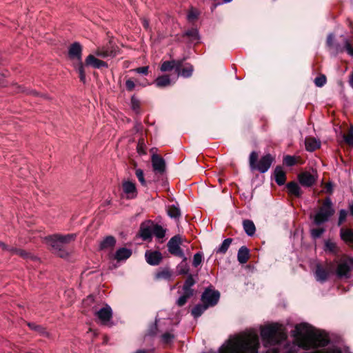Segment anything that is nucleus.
I'll return each mask as SVG.
<instances>
[{
	"mask_svg": "<svg viewBox=\"0 0 353 353\" xmlns=\"http://www.w3.org/2000/svg\"><path fill=\"white\" fill-rule=\"evenodd\" d=\"M116 243V239L112 236H106L101 243L100 248L101 249H106L109 248H112L114 246Z\"/></svg>",
	"mask_w": 353,
	"mask_h": 353,
	"instance_id": "c85d7f7f",
	"label": "nucleus"
},
{
	"mask_svg": "<svg viewBox=\"0 0 353 353\" xmlns=\"http://www.w3.org/2000/svg\"><path fill=\"white\" fill-rule=\"evenodd\" d=\"M0 248L3 250H8L9 252H10V249L12 248H10L9 246H8L7 245H6L4 243L1 242V241H0Z\"/></svg>",
	"mask_w": 353,
	"mask_h": 353,
	"instance_id": "6e6d98bb",
	"label": "nucleus"
},
{
	"mask_svg": "<svg viewBox=\"0 0 353 353\" xmlns=\"http://www.w3.org/2000/svg\"><path fill=\"white\" fill-rule=\"evenodd\" d=\"M287 188L290 194L296 196H300L302 194L299 185L296 182H290L287 184Z\"/></svg>",
	"mask_w": 353,
	"mask_h": 353,
	"instance_id": "cd10ccee",
	"label": "nucleus"
},
{
	"mask_svg": "<svg viewBox=\"0 0 353 353\" xmlns=\"http://www.w3.org/2000/svg\"><path fill=\"white\" fill-rule=\"evenodd\" d=\"M325 232L323 228H314L311 230V236L313 239L319 238Z\"/></svg>",
	"mask_w": 353,
	"mask_h": 353,
	"instance_id": "a18cd8bd",
	"label": "nucleus"
},
{
	"mask_svg": "<svg viewBox=\"0 0 353 353\" xmlns=\"http://www.w3.org/2000/svg\"><path fill=\"white\" fill-rule=\"evenodd\" d=\"M185 35L188 37L192 41L199 39V32L196 28H192L185 32Z\"/></svg>",
	"mask_w": 353,
	"mask_h": 353,
	"instance_id": "4c0bfd02",
	"label": "nucleus"
},
{
	"mask_svg": "<svg viewBox=\"0 0 353 353\" xmlns=\"http://www.w3.org/2000/svg\"><path fill=\"white\" fill-rule=\"evenodd\" d=\"M326 83V77L325 75L317 77L314 79V83L317 87H322Z\"/></svg>",
	"mask_w": 353,
	"mask_h": 353,
	"instance_id": "49530a36",
	"label": "nucleus"
},
{
	"mask_svg": "<svg viewBox=\"0 0 353 353\" xmlns=\"http://www.w3.org/2000/svg\"><path fill=\"white\" fill-rule=\"evenodd\" d=\"M334 210L332 207V202L330 198H326L319 210L314 215V224L319 225L329 221L330 218L334 214Z\"/></svg>",
	"mask_w": 353,
	"mask_h": 353,
	"instance_id": "423d86ee",
	"label": "nucleus"
},
{
	"mask_svg": "<svg viewBox=\"0 0 353 353\" xmlns=\"http://www.w3.org/2000/svg\"><path fill=\"white\" fill-rule=\"evenodd\" d=\"M3 76H4V74L0 70V81L1 80V79L3 78Z\"/></svg>",
	"mask_w": 353,
	"mask_h": 353,
	"instance_id": "774afa93",
	"label": "nucleus"
},
{
	"mask_svg": "<svg viewBox=\"0 0 353 353\" xmlns=\"http://www.w3.org/2000/svg\"><path fill=\"white\" fill-rule=\"evenodd\" d=\"M334 36L333 34H330L327 38V45L336 53L342 52L345 50L349 55L353 57V46L347 39H344V48H342L339 44L334 42Z\"/></svg>",
	"mask_w": 353,
	"mask_h": 353,
	"instance_id": "0eeeda50",
	"label": "nucleus"
},
{
	"mask_svg": "<svg viewBox=\"0 0 353 353\" xmlns=\"http://www.w3.org/2000/svg\"><path fill=\"white\" fill-rule=\"evenodd\" d=\"M351 265L349 258L341 260L337 264L336 274L339 278L348 279L350 277Z\"/></svg>",
	"mask_w": 353,
	"mask_h": 353,
	"instance_id": "9d476101",
	"label": "nucleus"
},
{
	"mask_svg": "<svg viewBox=\"0 0 353 353\" xmlns=\"http://www.w3.org/2000/svg\"><path fill=\"white\" fill-rule=\"evenodd\" d=\"M283 163L287 166H292L296 163V159L293 156L287 155L283 158Z\"/></svg>",
	"mask_w": 353,
	"mask_h": 353,
	"instance_id": "c03bdc74",
	"label": "nucleus"
},
{
	"mask_svg": "<svg viewBox=\"0 0 353 353\" xmlns=\"http://www.w3.org/2000/svg\"><path fill=\"white\" fill-rule=\"evenodd\" d=\"M153 169L155 172L162 173L165 170V161L158 155H153L152 158Z\"/></svg>",
	"mask_w": 353,
	"mask_h": 353,
	"instance_id": "f3484780",
	"label": "nucleus"
},
{
	"mask_svg": "<svg viewBox=\"0 0 353 353\" xmlns=\"http://www.w3.org/2000/svg\"><path fill=\"white\" fill-rule=\"evenodd\" d=\"M125 87L128 91H132L135 88V83L132 79L125 81Z\"/></svg>",
	"mask_w": 353,
	"mask_h": 353,
	"instance_id": "5fc2aeb1",
	"label": "nucleus"
},
{
	"mask_svg": "<svg viewBox=\"0 0 353 353\" xmlns=\"http://www.w3.org/2000/svg\"><path fill=\"white\" fill-rule=\"evenodd\" d=\"M198 17V12L196 10L192 9L188 14V19L189 21H194Z\"/></svg>",
	"mask_w": 353,
	"mask_h": 353,
	"instance_id": "864d4df0",
	"label": "nucleus"
},
{
	"mask_svg": "<svg viewBox=\"0 0 353 353\" xmlns=\"http://www.w3.org/2000/svg\"><path fill=\"white\" fill-rule=\"evenodd\" d=\"M238 261L240 263H245L249 259V250L245 246H242L238 251Z\"/></svg>",
	"mask_w": 353,
	"mask_h": 353,
	"instance_id": "393cba45",
	"label": "nucleus"
},
{
	"mask_svg": "<svg viewBox=\"0 0 353 353\" xmlns=\"http://www.w3.org/2000/svg\"><path fill=\"white\" fill-rule=\"evenodd\" d=\"M181 64V61H166L161 64V70L162 72H167L175 68L176 71H179Z\"/></svg>",
	"mask_w": 353,
	"mask_h": 353,
	"instance_id": "a211bd4d",
	"label": "nucleus"
},
{
	"mask_svg": "<svg viewBox=\"0 0 353 353\" xmlns=\"http://www.w3.org/2000/svg\"><path fill=\"white\" fill-rule=\"evenodd\" d=\"M344 141L349 145H353V126H351L347 134L343 135Z\"/></svg>",
	"mask_w": 353,
	"mask_h": 353,
	"instance_id": "a19ab883",
	"label": "nucleus"
},
{
	"mask_svg": "<svg viewBox=\"0 0 353 353\" xmlns=\"http://www.w3.org/2000/svg\"><path fill=\"white\" fill-rule=\"evenodd\" d=\"M349 82H350V85L353 88V73L350 76Z\"/></svg>",
	"mask_w": 353,
	"mask_h": 353,
	"instance_id": "e2e57ef3",
	"label": "nucleus"
},
{
	"mask_svg": "<svg viewBox=\"0 0 353 353\" xmlns=\"http://www.w3.org/2000/svg\"><path fill=\"white\" fill-rule=\"evenodd\" d=\"M152 232L158 239H162L165 236V230L159 225H155L152 229Z\"/></svg>",
	"mask_w": 353,
	"mask_h": 353,
	"instance_id": "c9c22d12",
	"label": "nucleus"
},
{
	"mask_svg": "<svg viewBox=\"0 0 353 353\" xmlns=\"http://www.w3.org/2000/svg\"><path fill=\"white\" fill-rule=\"evenodd\" d=\"M148 69H149L148 66H143V67H139V68H135L134 70H133V71H134L135 72H137L138 74L147 75L148 73Z\"/></svg>",
	"mask_w": 353,
	"mask_h": 353,
	"instance_id": "603ef678",
	"label": "nucleus"
},
{
	"mask_svg": "<svg viewBox=\"0 0 353 353\" xmlns=\"http://www.w3.org/2000/svg\"><path fill=\"white\" fill-rule=\"evenodd\" d=\"M347 214V213L345 210H341L339 211V223H338L339 225H341L343 223V221L346 219Z\"/></svg>",
	"mask_w": 353,
	"mask_h": 353,
	"instance_id": "3c124183",
	"label": "nucleus"
},
{
	"mask_svg": "<svg viewBox=\"0 0 353 353\" xmlns=\"http://www.w3.org/2000/svg\"><path fill=\"white\" fill-rule=\"evenodd\" d=\"M168 214L170 217L173 219H177L180 216V210L175 205H171L168 210Z\"/></svg>",
	"mask_w": 353,
	"mask_h": 353,
	"instance_id": "f704fd0d",
	"label": "nucleus"
},
{
	"mask_svg": "<svg viewBox=\"0 0 353 353\" xmlns=\"http://www.w3.org/2000/svg\"><path fill=\"white\" fill-rule=\"evenodd\" d=\"M298 178L299 183L305 187L312 186L316 181V177L309 172H303L299 174Z\"/></svg>",
	"mask_w": 353,
	"mask_h": 353,
	"instance_id": "9b49d317",
	"label": "nucleus"
},
{
	"mask_svg": "<svg viewBox=\"0 0 353 353\" xmlns=\"http://www.w3.org/2000/svg\"><path fill=\"white\" fill-rule=\"evenodd\" d=\"M150 221L143 223L141 225L139 234L140 236L145 241L150 239L152 237V228Z\"/></svg>",
	"mask_w": 353,
	"mask_h": 353,
	"instance_id": "dca6fc26",
	"label": "nucleus"
},
{
	"mask_svg": "<svg viewBox=\"0 0 353 353\" xmlns=\"http://www.w3.org/2000/svg\"><path fill=\"white\" fill-rule=\"evenodd\" d=\"M232 239L230 238L225 239L221 245L214 250L213 253L224 254L228 251Z\"/></svg>",
	"mask_w": 353,
	"mask_h": 353,
	"instance_id": "a878e982",
	"label": "nucleus"
},
{
	"mask_svg": "<svg viewBox=\"0 0 353 353\" xmlns=\"http://www.w3.org/2000/svg\"><path fill=\"white\" fill-rule=\"evenodd\" d=\"M179 74L183 77H190L193 72V67L191 65H188L183 68L181 71H178Z\"/></svg>",
	"mask_w": 353,
	"mask_h": 353,
	"instance_id": "58836bf2",
	"label": "nucleus"
},
{
	"mask_svg": "<svg viewBox=\"0 0 353 353\" xmlns=\"http://www.w3.org/2000/svg\"><path fill=\"white\" fill-rule=\"evenodd\" d=\"M28 325L31 330L36 331L37 328H38L39 325H37L34 323H28Z\"/></svg>",
	"mask_w": 353,
	"mask_h": 353,
	"instance_id": "4d7b16f0",
	"label": "nucleus"
},
{
	"mask_svg": "<svg viewBox=\"0 0 353 353\" xmlns=\"http://www.w3.org/2000/svg\"><path fill=\"white\" fill-rule=\"evenodd\" d=\"M96 316L101 321V323L105 325L112 318V309L110 306L105 305L96 312Z\"/></svg>",
	"mask_w": 353,
	"mask_h": 353,
	"instance_id": "f8f14e48",
	"label": "nucleus"
},
{
	"mask_svg": "<svg viewBox=\"0 0 353 353\" xmlns=\"http://www.w3.org/2000/svg\"><path fill=\"white\" fill-rule=\"evenodd\" d=\"M77 237L76 234H54L46 238L48 244L51 247L52 251L61 258L68 256L65 245L74 241Z\"/></svg>",
	"mask_w": 353,
	"mask_h": 353,
	"instance_id": "7ed1b4c3",
	"label": "nucleus"
},
{
	"mask_svg": "<svg viewBox=\"0 0 353 353\" xmlns=\"http://www.w3.org/2000/svg\"><path fill=\"white\" fill-rule=\"evenodd\" d=\"M141 102L138 98L135 96H132L131 98V108L133 111L137 114L140 112Z\"/></svg>",
	"mask_w": 353,
	"mask_h": 353,
	"instance_id": "e433bc0d",
	"label": "nucleus"
},
{
	"mask_svg": "<svg viewBox=\"0 0 353 353\" xmlns=\"http://www.w3.org/2000/svg\"><path fill=\"white\" fill-rule=\"evenodd\" d=\"M325 190L327 192L331 193L332 192V185L328 183L325 185Z\"/></svg>",
	"mask_w": 353,
	"mask_h": 353,
	"instance_id": "13d9d810",
	"label": "nucleus"
},
{
	"mask_svg": "<svg viewBox=\"0 0 353 353\" xmlns=\"http://www.w3.org/2000/svg\"><path fill=\"white\" fill-rule=\"evenodd\" d=\"M188 272V269L187 268H185L183 269H181L180 270V274H185Z\"/></svg>",
	"mask_w": 353,
	"mask_h": 353,
	"instance_id": "680f3d73",
	"label": "nucleus"
},
{
	"mask_svg": "<svg viewBox=\"0 0 353 353\" xmlns=\"http://www.w3.org/2000/svg\"><path fill=\"white\" fill-rule=\"evenodd\" d=\"M243 226L245 233L248 236H252L254 234L256 228L252 221L249 219L244 220L243 221Z\"/></svg>",
	"mask_w": 353,
	"mask_h": 353,
	"instance_id": "bb28decb",
	"label": "nucleus"
},
{
	"mask_svg": "<svg viewBox=\"0 0 353 353\" xmlns=\"http://www.w3.org/2000/svg\"><path fill=\"white\" fill-rule=\"evenodd\" d=\"M94 54L96 56L101 58L112 57L114 56V53L112 50H110L105 48L97 49Z\"/></svg>",
	"mask_w": 353,
	"mask_h": 353,
	"instance_id": "c756f323",
	"label": "nucleus"
},
{
	"mask_svg": "<svg viewBox=\"0 0 353 353\" xmlns=\"http://www.w3.org/2000/svg\"><path fill=\"white\" fill-rule=\"evenodd\" d=\"M135 353H153L152 350H138Z\"/></svg>",
	"mask_w": 353,
	"mask_h": 353,
	"instance_id": "052dcab7",
	"label": "nucleus"
},
{
	"mask_svg": "<svg viewBox=\"0 0 353 353\" xmlns=\"http://www.w3.org/2000/svg\"><path fill=\"white\" fill-rule=\"evenodd\" d=\"M30 94H32L34 95L38 94V93L36 91H32V90L30 92Z\"/></svg>",
	"mask_w": 353,
	"mask_h": 353,
	"instance_id": "338daca9",
	"label": "nucleus"
},
{
	"mask_svg": "<svg viewBox=\"0 0 353 353\" xmlns=\"http://www.w3.org/2000/svg\"><path fill=\"white\" fill-rule=\"evenodd\" d=\"M257 159L258 154L254 151L252 152L249 157V163L251 170H257L261 173H265L271 166L274 159L270 154H268L262 157L258 163H256Z\"/></svg>",
	"mask_w": 353,
	"mask_h": 353,
	"instance_id": "39448f33",
	"label": "nucleus"
},
{
	"mask_svg": "<svg viewBox=\"0 0 353 353\" xmlns=\"http://www.w3.org/2000/svg\"><path fill=\"white\" fill-rule=\"evenodd\" d=\"M350 212L351 215L353 216V203L350 205Z\"/></svg>",
	"mask_w": 353,
	"mask_h": 353,
	"instance_id": "0e129e2a",
	"label": "nucleus"
},
{
	"mask_svg": "<svg viewBox=\"0 0 353 353\" xmlns=\"http://www.w3.org/2000/svg\"><path fill=\"white\" fill-rule=\"evenodd\" d=\"M349 260H350L351 268H353V258L350 257Z\"/></svg>",
	"mask_w": 353,
	"mask_h": 353,
	"instance_id": "69168bd1",
	"label": "nucleus"
},
{
	"mask_svg": "<svg viewBox=\"0 0 353 353\" xmlns=\"http://www.w3.org/2000/svg\"><path fill=\"white\" fill-rule=\"evenodd\" d=\"M142 23H143V27L145 29H148L149 28V22H148V21H147L146 19H143Z\"/></svg>",
	"mask_w": 353,
	"mask_h": 353,
	"instance_id": "bf43d9fd",
	"label": "nucleus"
},
{
	"mask_svg": "<svg viewBox=\"0 0 353 353\" xmlns=\"http://www.w3.org/2000/svg\"><path fill=\"white\" fill-rule=\"evenodd\" d=\"M181 244V239L179 236L176 235L170 239L168 243V251L173 255L179 257L184 256L183 250L180 248Z\"/></svg>",
	"mask_w": 353,
	"mask_h": 353,
	"instance_id": "1a4fd4ad",
	"label": "nucleus"
},
{
	"mask_svg": "<svg viewBox=\"0 0 353 353\" xmlns=\"http://www.w3.org/2000/svg\"><path fill=\"white\" fill-rule=\"evenodd\" d=\"M305 148L309 152H313L320 148L321 142L315 138H306L305 141Z\"/></svg>",
	"mask_w": 353,
	"mask_h": 353,
	"instance_id": "412c9836",
	"label": "nucleus"
},
{
	"mask_svg": "<svg viewBox=\"0 0 353 353\" xmlns=\"http://www.w3.org/2000/svg\"><path fill=\"white\" fill-rule=\"evenodd\" d=\"M340 236L346 243H353V230L342 228L340 231Z\"/></svg>",
	"mask_w": 353,
	"mask_h": 353,
	"instance_id": "5701e85b",
	"label": "nucleus"
},
{
	"mask_svg": "<svg viewBox=\"0 0 353 353\" xmlns=\"http://www.w3.org/2000/svg\"><path fill=\"white\" fill-rule=\"evenodd\" d=\"M259 340L254 332L230 337L219 349V353H259Z\"/></svg>",
	"mask_w": 353,
	"mask_h": 353,
	"instance_id": "f03ea898",
	"label": "nucleus"
},
{
	"mask_svg": "<svg viewBox=\"0 0 353 353\" xmlns=\"http://www.w3.org/2000/svg\"><path fill=\"white\" fill-rule=\"evenodd\" d=\"M325 250L332 253H336L337 247L336 243L331 241H326L325 243Z\"/></svg>",
	"mask_w": 353,
	"mask_h": 353,
	"instance_id": "ea45409f",
	"label": "nucleus"
},
{
	"mask_svg": "<svg viewBox=\"0 0 353 353\" xmlns=\"http://www.w3.org/2000/svg\"><path fill=\"white\" fill-rule=\"evenodd\" d=\"M172 272L169 268H163L155 274L154 278L156 280L170 281L172 279Z\"/></svg>",
	"mask_w": 353,
	"mask_h": 353,
	"instance_id": "aec40b11",
	"label": "nucleus"
},
{
	"mask_svg": "<svg viewBox=\"0 0 353 353\" xmlns=\"http://www.w3.org/2000/svg\"><path fill=\"white\" fill-rule=\"evenodd\" d=\"M10 252L12 254H18L23 258L27 259V258L30 257V254L26 252L25 250H21V249H17V248H12L10 249Z\"/></svg>",
	"mask_w": 353,
	"mask_h": 353,
	"instance_id": "37998d69",
	"label": "nucleus"
},
{
	"mask_svg": "<svg viewBox=\"0 0 353 353\" xmlns=\"http://www.w3.org/2000/svg\"><path fill=\"white\" fill-rule=\"evenodd\" d=\"M35 332L42 336L48 338L50 336V333L46 330V329L40 325H38V328H37Z\"/></svg>",
	"mask_w": 353,
	"mask_h": 353,
	"instance_id": "09e8293b",
	"label": "nucleus"
},
{
	"mask_svg": "<svg viewBox=\"0 0 353 353\" xmlns=\"http://www.w3.org/2000/svg\"><path fill=\"white\" fill-rule=\"evenodd\" d=\"M203 254L201 252H197L194 255L192 265L195 268L198 267L202 262Z\"/></svg>",
	"mask_w": 353,
	"mask_h": 353,
	"instance_id": "79ce46f5",
	"label": "nucleus"
},
{
	"mask_svg": "<svg viewBox=\"0 0 353 353\" xmlns=\"http://www.w3.org/2000/svg\"><path fill=\"white\" fill-rule=\"evenodd\" d=\"M170 79L167 75H163L161 77H159L156 79V85L157 87H166L169 85H170Z\"/></svg>",
	"mask_w": 353,
	"mask_h": 353,
	"instance_id": "473e14b6",
	"label": "nucleus"
},
{
	"mask_svg": "<svg viewBox=\"0 0 353 353\" xmlns=\"http://www.w3.org/2000/svg\"><path fill=\"white\" fill-rule=\"evenodd\" d=\"M145 257L147 263L151 265H157L162 260V254L158 251H146Z\"/></svg>",
	"mask_w": 353,
	"mask_h": 353,
	"instance_id": "ddd939ff",
	"label": "nucleus"
},
{
	"mask_svg": "<svg viewBox=\"0 0 353 353\" xmlns=\"http://www.w3.org/2000/svg\"><path fill=\"white\" fill-rule=\"evenodd\" d=\"M208 308V305H205L204 303L198 304L192 310V314L194 318H198L200 316L204 311H205Z\"/></svg>",
	"mask_w": 353,
	"mask_h": 353,
	"instance_id": "2f4dec72",
	"label": "nucleus"
},
{
	"mask_svg": "<svg viewBox=\"0 0 353 353\" xmlns=\"http://www.w3.org/2000/svg\"><path fill=\"white\" fill-rule=\"evenodd\" d=\"M132 255V251L130 249L122 248L119 249L116 253L114 258L117 261L126 260Z\"/></svg>",
	"mask_w": 353,
	"mask_h": 353,
	"instance_id": "b1692460",
	"label": "nucleus"
},
{
	"mask_svg": "<svg viewBox=\"0 0 353 353\" xmlns=\"http://www.w3.org/2000/svg\"><path fill=\"white\" fill-rule=\"evenodd\" d=\"M82 47L78 42L72 43L68 50L69 58L73 61V66L79 72V78L81 82H85V72L82 62Z\"/></svg>",
	"mask_w": 353,
	"mask_h": 353,
	"instance_id": "20e7f679",
	"label": "nucleus"
},
{
	"mask_svg": "<svg viewBox=\"0 0 353 353\" xmlns=\"http://www.w3.org/2000/svg\"><path fill=\"white\" fill-rule=\"evenodd\" d=\"M274 175L275 181L278 185H281L285 183L286 180L285 172L281 167L277 166L275 168Z\"/></svg>",
	"mask_w": 353,
	"mask_h": 353,
	"instance_id": "4be33fe9",
	"label": "nucleus"
},
{
	"mask_svg": "<svg viewBox=\"0 0 353 353\" xmlns=\"http://www.w3.org/2000/svg\"><path fill=\"white\" fill-rule=\"evenodd\" d=\"M85 65L91 66L94 68L99 69L101 68H108V65L106 62L98 59L93 54L88 55L85 61Z\"/></svg>",
	"mask_w": 353,
	"mask_h": 353,
	"instance_id": "4468645a",
	"label": "nucleus"
},
{
	"mask_svg": "<svg viewBox=\"0 0 353 353\" xmlns=\"http://www.w3.org/2000/svg\"><path fill=\"white\" fill-rule=\"evenodd\" d=\"M195 281L193 279L192 275H189L186 279L183 286V292H189L194 294V291L192 289V287L194 285Z\"/></svg>",
	"mask_w": 353,
	"mask_h": 353,
	"instance_id": "7c9ffc66",
	"label": "nucleus"
},
{
	"mask_svg": "<svg viewBox=\"0 0 353 353\" xmlns=\"http://www.w3.org/2000/svg\"><path fill=\"white\" fill-rule=\"evenodd\" d=\"M329 276V272L324 269L320 264L316 265L315 271V277L316 281L323 283Z\"/></svg>",
	"mask_w": 353,
	"mask_h": 353,
	"instance_id": "6ab92c4d",
	"label": "nucleus"
},
{
	"mask_svg": "<svg viewBox=\"0 0 353 353\" xmlns=\"http://www.w3.org/2000/svg\"><path fill=\"white\" fill-rule=\"evenodd\" d=\"M297 344L286 343L287 331L285 326L278 323L261 327V336L265 347V353H297L298 349L309 350L325 347L329 343L328 339L316 332L308 323L297 324L292 331Z\"/></svg>",
	"mask_w": 353,
	"mask_h": 353,
	"instance_id": "f257e3e1",
	"label": "nucleus"
},
{
	"mask_svg": "<svg viewBox=\"0 0 353 353\" xmlns=\"http://www.w3.org/2000/svg\"><path fill=\"white\" fill-rule=\"evenodd\" d=\"M174 339V335L170 333H165L162 335V341L164 343H170Z\"/></svg>",
	"mask_w": 353,
	"mask_h": 353,
	"instance_id": "8fccbe9b",
	"label": "nucleus"
},
{
	"mask_svg": "<svg viewBox=\"0 0 353 353\" xmlns=\"http://www.w3.org/2000/svg\"><path fill=\"white\" fill-rule=\"evenodd\" d=\"M123 190L128 199H133L137 196V189L135 184L132 181H124L123 183Z\"/></svg>",
	"mask_w": 353,
	"mask_h": 353,
	"instance_id": "2eb2a0df",
	"label": "nucleus"
},
{
	"mask_svg": "<svg viewBox=\"0 0 353 353\" xmlns=\"http://www.w3.org/2000/svg\"><path fill=\"white\" fill-rule=\"evenodd\" d=\"M135 174L139 181V182L143 185H145V181L144 179L143 172L141 169H137L135 171Z\"/></svg>",
	"mask_w": 353,
	"mask_h": 353,
	"instance_id": "de8ad7c7",
	"label": "nucleus"
},
{
	"mask_svg": "<svg viewBox=\"0 0 353 353\" xmlns=\"http://www.w3.org/2000/svg\"><path fill=\"white\" fill-rule=\"evenodd\" d=\"M220 293L216 290L206 289L202 294L201 301L208 307L215 305L219 299Z\"/></svg>",
	"mask_w": 353,
	"mask_h": 353,
	"instance_id": "6e6552de",
	"label": "nucleus"
},
{
	"mask_svg": "<svg viewBox=\"0 0 353 353\" xmlns=\"http://www.w3.org/2000/svg\"><path fill=\"white\" fill-rule=\"evenodd\" d=\"M192 296V293L183 292V294L176 301L177 305L180 307L184 305L186 303L188 299Z\"/></svg>",
	"mask_w": 353,
	"mask_h": 353,
	"instance_id": "72a5a7b5",
	"label": "nucleus"
}]
</instances>
